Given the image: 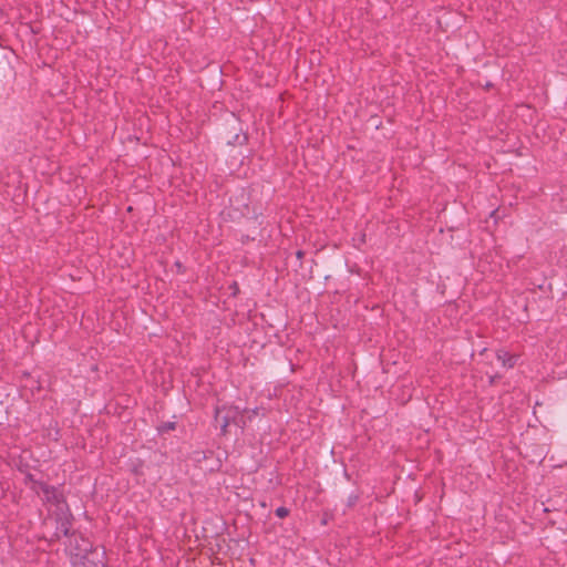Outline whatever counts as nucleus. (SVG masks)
Returning a JSON list of instances; mask_svg holds the SVG:
<instances>
[{
	"label": "nucleus",
	"mask_w": 567,
	"mask_h": 567,
	"mask_svg": "<svg viewBox=\"0 0 567 567\" xmlns=\"http://www.w3.org/2000/svg\"><path fill=\"white\" fill-rule=\"evenodd\" d=\"M206 457H207V455H206L205 451H196V452H194V461H196V462H202Z\"/></svg>",
	"instance_id": "obj_11"
},
{
	"label": "nucleus",
	"mask_w": 567,
	"mask_h": 567,
	"mask_svg": "<svg viewBox=\"0 0 567 567\" xmlns=\"http://www.w3.org/2000/svg\"><path fill=\"white\" fill-rule=\"evenodd\" d=\"M176 266H177V269H181V268H182L181 262H176Z\"/></svg>",
	"instance_id": "obj_14"
},
{
	"label": "nucleus",
	"mask_w": 567,
	"mask_h": 567,
	"mask_svg": "<svg viewBox=\"0 0 567 567\" xmlns=\"http://www.w3.org/2000/svg\"><path fill=\"white\" fill-rule=\"evenodd\" d=\"M28 480L32 482V489L40 494L42 493L43 494V489H44V486H50L49 484L44 483V482H41V481H37L33 478V476L30 474L28 475Z\"/></svg>",
	"instance_id": "obj_8"
},
{
	"label": "nucleus",
	"mask_w": 567,
	"mask_h": 567,
	"mask_svg": "<svg viewBox=\"0 0 567 567\" xmlns=\"http://www.w3.org/2000/svg\"><path fill=\"white\" fill-rule=\"evenodd\" d=\"M43 501L48 504L60 506L61 504H65V498L63 492L55 486H44L43 489Z\"/></svg>",
	"instance_id": "obj_4"
},
{
	"label": "nucleus",
	"mask_w": 567,
	"mask_h": 567,
	"mask_svg": "<svg viewBox=\"0 0 567 567\" xmlns=\"http://www.w3.org/2000/svg\"><path fill=\"white\" fill-rule=\"evenodd\" d=\"M358 499H359V495L358 494H351L348 497V502H347L348 507L354 506L357 504Z\"/></svg>",
	"instance_id": "obj_12"
},
{
	"label": "nucleus",
	"mask_w": 567,
	"mask_h": 567,
	"mask_svg": "<svg viewBox=\"0 0 567 567\" xmlns=\"http://www.w3.org/2000/svg\"><path fill=\"white\" fill-rule=\"evenodd\" d=\"M72 514L61 515L56 518V527L53 534L52 540H60L63 536L66 540L71 537L72 534Z\"/></svg>",
	"instance_id": "obj_3"
},
{
	"label": "nucleus",
	"mask_w": 567,
	"mask_h": 567,
	"mask_svg": "<svg viewBox=\"0 0 567 567\" xmlns=\"http://www.w3.org/2000/svg\"><path fill=\"white\" fill-rule=\"evenodd\" d=\"M64 546L71 563L73 558H80L94 548L92 543L79 532H72L71 537L64 543Z\"/></svg>",
	"instance_id": "obj_1"
},
{
	"label": "nucleus",
	"mask_w": 567,
	"mask_h": 567,
	"mask_svg": "<svg viewBox=\"0 0 567 567\" xmlns=\"http://www.w3.org/2000/svg\"><path fill=\"white\" fill-rule=\"evenodd\" d=\"M303 255H305V252L302 250H298L296 252V256H297L298 259H301L303 257Z\"/></svg>",
	"instance_id": "obj_13"
},
{
	"label": "nucleus",
	"mask_w": 567,
	"mask_h": 567,
	"mask_svg": "<svg viewBox=\"0 0 567 567\" xmlns=\"http://www.w3.org/2000/svg\"><path fill=\"white\" fill-rule=\"evenodd\" d=\"M73 567H107L106 554L104 549L93 548L91 551L73 558Z\"/></svg>",
	"instance_id": "obj_2"
},
{
	"label": "nucleus",
	"mask_w": 567,
	"mask_h": 567,
	"mask_svg": "<svg viewBox=\"0 0 567 567\" xmlns=\"http://www.w3.org/2000/svg\"><path fill=\"white\" fill-rule=\"evenodd\" d=\"M176 427V423L175 422H164L163 424H161L157 430L161 434L163 433H167L169 431H173L175 430Z\"/></svg>",
	"instance_id": "obj_9"
},
{
	"label": "nucleus",
	"mask_w": 567,
	"mask_h": 567,
	"mask_svg": "<svg viewBox=\"0 0 567 567\" xmlns=\"http://www.w3.org/2000/svg\"><path fill=\"white\" fill-rule=\"evenodd\" d=\"M239 123L237 120L234 121V125H231L230 131L228 133H234L233 136H227L226 142L229 145H243L247 142V135L243 133H237L236 131H240L241 128L238 127Z\"/></svg>",
	"instance_id": "obj_5"
},
{
	"label": "nucleus",
	"mask_w": 567,
	"mask_h": 567,
	"mask_svg": "<svg viewBox=\"0 0 567 567\" xmlns=\"http://www.w3.org/2000/svg\"><path fill=\"white\" fill-rule=\"evenodd\" d=\"M275 514L279 518H285L289 515V509L285 506H280L275 511Z\"/></svg>",
	"instance_id": "obj_10"
},
{
	"label": "nucleus",
	"mask_w": 567,
	"mask_h": 567,
	"mask_svg": "<svg viewBox=\"0 0 567 567\" xmlns=\"http://www.w3.org/2000/svg\"><path fill=\"white\" fill-rule=\"evenodd\" d=\"M496 358L498 361L502 362L503 367L509 368V369L514 368V365L516 364V360H517L515 355L509 354L505 350H498L496 352Z\"/></svg>",
	"instance_id": "obj_7"
},
{
	"label": "nucleus",
	"mask_w": 567,
	"mask_h": 567,
	"mask_svg": "<svg viewBox=\"0 0 567 567\" xmlns=\"http://www.w3.org/2000/svg\"><path fill=\"white\" fill-rule=\"evenodd\" d=\"M225 410H226L225 408H221V409L216 408L215 409V417H214L215 424L220 426L223 434H226L227 427H228V425L230 423V419H231L229 413L223 414V412Z\"/></svg>",
	"instance_id": "obj_6"
}]
</instances>
